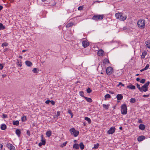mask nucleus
Instances as JSON below:
<instances>
[{"label":"nucleus","mask_w":150,"mask_h":150,"mask_svg":"<svg viewBox=\"0 0 150 150\" xmlns=\"http://www.w3.org/2000/svg\"><path fill=\"white\" fill-rule=\"evenodd\" d=\"M69 132L72 135L75 137H77L79 133L78 131L76 130L74 128L70 129Z\"/></svg>","instance_id":"obj_4"},{"label":"nucleus","mask_w":150,"mask_h":150,"mask_svg":"<svg viewBox=\"0 0 150 150\" xmlns=\"http://www.w3.org/2000/svg\"><path fill=\"white\" fill-rule=\"evenodd\" d=\"M50 102L51 103L52 105H54L55 104V102L52 100H50Z\"/></svg>","instance_id":"obj_48"},{"label":"nucleus","mask_w":150,"mask_h":150,"mask_svg":"<svg viewBox=\"0 0 150 150\" xmlns=\"http://www.w3.org/2000/svg\"><path fill=\"white\" fill-rule=\"evenodd\" d=\"M145 137L143 136H139L137 138V140L139 141H142L143 139H144Z\"/></svg>","instance_id":"obj_14"},{"label":"nucleus","mask_w":150,"mask_h":150,"mask_svg":"<svg viewBox=\"0 0 150 150\" xmlns=\"http://www.w3.org/2000/svg\"><path fill=\"white\" fill-rule=\"evenodd\" d=\"M127 88L131 89H135L136 87L135 86L132 85H130L127 86Z\"/></svg>","instance_id":"obj_13"},{"label":"nucleus","mask_w":150,"mask_h":150,"mask_svg":"<svg viewBox=\"0 0 150 150\" xmlns=\"http://www.w3.org/2000/svg\"><path fill=\"white\" fill-rule=\"evenodd\" d=\"M103 64H107L109 63V61L108 59H105L103 60Z\"/></svg>","instance_id":"obj_24"},{"label":"nucleus","mask_w":150,"mask_h":150,"mask_svg":"<svg viewBox=\"0 0 150 150\" xmlns=\"http://www.w3.org/2000/svg\"><path fill=\"white\" fill-rule=\"evenodd\" d=\"M137 25L140 29H144L145 28V20L140 19L137 22Z\"/></svg>","instance_id":"obj_2"},{"label":"nucleus","mask_w":150,"mask_h":150,"mask_svg":"<svg viewBox=\"0 0 150 150\" xmlns=\"http://www.w3.org/2000/svg\"><path fill=\"white\" fill-rule=\"evenodd\" d=\"M121 85H122V86H125V85H124V84H122V83Z\"/></svg>","instance_id":"obj_64"},{"label":"nucleus","mask_w":150,"mask_h":150,"mask_svg":"<svg viewBox=\"0 0 150 150\" xmlns=\"http://www.w3.org/2000/svg\"><path fill=\"white\" fill-rule=\"evenodd\" d=\"M67 144V142H65L63 144L61 145L60 146L62 147H63L64 146H65Z\"/></svg>","instance_id":"obj_37"},{"label":"nucleus","mask_w":150,"mask_h":150,"mask_svg":"<svg viewBox=\"0 0 150 150\" xmlns=\"http://www.w3.org/2000/svg\"><path fill=\"white\" fill-rule=\"evenodd\" d=\"M79 146L81 150H82L84 148V145L83 143L81 142L80 144L79 147Z\"/></svg>","instance_id":"obj_25"},{"label":"nucleus","mask_w":150,"mask_h":150,"mask_svg":"<svg viewBox=\"0 0 150 150\" xmlns=\"http://www.w3.org/2000/svg\"><path fill=\"white\" fill-rule=\"evenodd\" d=\"M104 54V52L102 50H99L98 52V54L100 56H102Z\"/></svg>","instance_id":"obj_11"},{"label":"nucleus","mask_w":150,"mask_h":150,"mask_svg":"<svg viewBox=\"0 0 150 150\" xmlns=\"http://www.w3.org/2000/svg\"><path fill=\"white\" fill-rule=\"evenodd\" d=\"M109 105H110L109 104H108L107 105H105V104H103V108H105L106 109H108L109 108Z\"/></svg>","instance_id":"obj_29"},{"label":"nucleus","mask_w":150,"mask_h":150,"mask_svg":"<svg viewBox=\"0 0 150 150\" xmlns=\"http://www.w3.org/2000/svg\"><path fill=\"white\" fill-rule=\"evenodd\" d=\"M149 64H147L146 66L144 68V69H145V70H146L147 69H148L149 67Z\"/></svg>","instance_id":"obj_43"},{"label":"nucleus","mask_w":150,"mask_h":150,"mask_svg":"<svg viewBox=\"0 0 150 150\" xmlns=\"http://www.w3.org/2000/svg\"><path fill=\"white\" fill-rule=\"evenodd\" d=\"M115 127H111L110 129L108 131L107 133L108 134H111L113 133L115 131Z\"/></svg>","instance_id":"obj_8"},{"label":"nucleus","mask_w":150,"mask_h":150,"mask_svg":"<svg viewBox=\"0 0 150 150\" xmlns=\"http://www.w3.org/2000/svg\"><path fill=\"white\" fill-rule=\"evenodd\" d=\"M60 115V112L59 111H57V117H58V116H59Z\"/></svg>","instance_id":"obj_52"},{"label":"nucleus","mask_w":150,"mask_h":150,"mask_svg":"<svg viewBox=\"0 0 150 150\" xmlns=\"http://www.w3.org/2000/svg\"><path fill=\"white\" fill-rule=\"evenodd\" d=\"M3 8V7L1 6V5H0V11Z\"/></svg>","instance_id":"obj_58"},{"label":"nucleus","mask_w":150,"mask_h":150,"mask_svg":"<svg viewBox=\"0 0 150 150\" xmlns=\"http://www.w3.org/2000/svg\"><path fill=\"white\" fill-rule=\"evenodd\" d=\"M145 69H144H144H142L141 70H140V71H141V72H142V71H145Z\"/></svg>","instance_id":"obj_60"},{"label":"nucleus","mask_w":150,"mask_h":150,"mask_svg":"<svg viewBox=\"0 0 150 150\" xmlns=\"http://www.w3.org/2000/svg\"><path fill=\"white\" fill-rule=\"evenodd\" d=\"M139 123H142V121L141 120H139Z\"/></svg>","instance_id":"obj_61"},{"label":"nucleus","mask_w":150,"mask_h":150,"mask_svg":"<svg viewBox=\"0 0 150 150\" xmlns=\"http://www.w3.org/2000/svg\"><path fill=\"white\" fill-rule=\"evenodd\" d=\"M147 53L146 52L144 51L142 53V54L141 56V58L144 59L145 58V56L146 55Z\"/></svg>","instance_id":"obj_21"},{"label":"nucleus","mask_w":150,"mask_h":150,"mask_svg":"<svg viewBox=\"0 0 150 150\" xmlns=\"http://www.w3.org/2000/svg\"><path fill=\"white\" fill-rule=\"evenodd\" d=\"M73 147L76 149H79V145L78 144H75L73 145Z\"/></svg>","instance_id":"obj_23"},{"label":"nucleus","mask_w":150,"mask_h":150,"mask_svg":"<svg viewBox=\"0 0 150 150\" xmlns=\"http://www.w3.org/2000/svg\"><path fill=\"white\" fill-rule=\"evenodd\" d=\"M3 116L4 117V118H6L7 117V116L6 115V114H3Z\"/></svg>","instance_id":"obj_53"},{"label":"nucleus","mask_w":150,"mask_h":150,"mask_svg":"<svg viewBox=\"0 0 150 150\" xmlns=\"http://www.w3.org/2000/svg\"><path fill=\"white\" fill-rule=\"evenodd\" d=\"M50 102V100H48L46 101L45 103L47 104H48Z\"/></svg>","instance_id":"obj_51"},{"label":"nucleus","mask_w":150,"mask_h":150,"mask_svg":"<svg viewBox=\"0 0 150 150\" xmlns=\"http://www.w3.org/2000/svg\"><path fill=\"white\" fill-rule=\"evenodd\" d=\"M99 145L98 143L97 144H94V147L93 148V149H96L98 148Z\"/></svg>","instance_id":"obj_30"},{"label":"nucleus","mask_w":150,"mask_h":150,"mask_svg":"<svg viewBox=\"0 0 150 150\" xmlns=\"http://www.w3.org/2000/svg\"><path fill=\"white\" fill-rule=\"evenodd\" d=\"M13 125L18 126L19 125V122L18 120H14L13 121Z\"/></svg>","instance_id":"obj_17"},{"label":"nucleus","mask_w":150,"mask_h":150,"mask_svg":"<svg viewBox=\"0 0 150 150\" xmlns=\"http://www.w3.org/2000/svg\"><path fill=\"white\" fill-rule=\"evenodd\" d=\"M21 119L22 121H25L26 120V117L25 116H23L21 117Z\"/></svg>","instance_id":"obj_33"},{"label":"nucleus","mask_w":150,"mask_h":150,"mask_svg":"<svg viewBox=\"0 0 150 150\" xmlns=\"http://www.w3.org/2000/svg\"><path fill=\"white\" fill-rule=\"evenodd\" d=\"M32 71L34 73H36L38 72V70L37 68H34L33 69Z\"/></svg>","instance_id":"obj_32"},{"label":"nucleus","mask_w":150,"mask_h":150,"mask_svg":"<svg viewBox=\"0 0 150 150\" xmlns=\"http://www.w3.org/2000/svg\"><path fill=\"white\" fill-rule=\"evenodd\" d=\"M113 72V69L111 67H108L106 68V72L107 75H110L112 74Z\"/></svg>","instance_id":"obj_7"},{"label":"nucleus","mask_w":150,"mask_h":150,"mask_svg":"<svg viewBox=\"0 0 150 150\" xmlns=\"http://www.w3.org/2000/svg\"><path fill=\"white\" fill-rule=\"evenodd\" d=\"M137 88H138L139 90L140 91L141 88V87H140V85L138 83L136 84Z\"/></svg>","instance_id":"obj_45"},{"label":"nucleus","mask_w":150,"mask_h":150,"mask_svg":"<svg viewBox=\"0 0 150 150\" xmlns=\"http://www.w3.org/2000/svg\"><path fill=\"white\" fill-rule=\"evenodd\" d=\"M121 111L122 114L126 115L127 112V107L125 104H123L121 107Z\"/></svg>","instance_id":"obj_5"},{"label":"nucleus","mask_w":150,"mask_h":150,"mask_svg":"<svg viewBox=\"0 0 150 150\" xmlns=\"http://www.w3.org/2000/svg\"><path fill=\"white\" fill-rule=\"evenodd\" d=\"M6 76V75H4V74L2 76V77H5Z\"/></svg>","instance_id":"obj_62"},{"label":"nucleus","mask_w":150,"mask_h":150,"mask_svg":"<svg viewBox=\"0 0 150 150\" xmlns=\"http://www.w3.org/2000/svg\"><path fill=\"white\" fill-rule=\"evenodd\" d=\"M123 96L120 94H118L116 96L117 99L118 100H121L123 98Z\"/></svg>","instance_id":"obj_15"},{"label":"nucleus","mask_w":150,"mask_h":150,"mask_svg":"<svg viewBox=\"0 0 150 150\" xmlns=\"http://www.w3.org/2000/svg\"><path fill=\"white\" fill-rule=\"evenodd\" d=\"M16 133L18 137H19L20 136V134H21V131L19 129H17L16 130Z\"/></svg>","instance_id":"obj_20"},{"label":"nucleus","mask_w":150,"mask_h":150,"mask_svg":"<svg viewBox=\"0 0 150 150\" xmlns=\"http://www.w3.org/2000/svg\"><path fill=\"white\" fill-rule=\"evenodd\" d=\"M150 43V41H147L145 42V44L146 47L149 49H150V45H149Z\"/></svg>","instance_id":"obj_22"},{"label":"nucleus","mask_w":150,"mask_h":150,"mask_svg":"<svg viewBox=\"0 0 150 150\" xmlns=\"http://www.w3.org/2000/svg\"><path fill=\"white\" fill-rule=\"evenodd\" d=\"M32 65V63L30 62L29 61L28 65L29 67L31 66Z\"/></svg>","instance_id":"obj_50"},{"label":"nucleus","mask_w":150,"mask_h":150,"mask_svg":"<svg viewBox=\"0 0 150 150\" xmlns=\"http://www.w3.org/2000/svg\"><path fill=\"white\" fill-rule=\"evenodd\" d=\"M103 2V1H94L93 3V5L94 3H95L96 2L100 3V2Z\"/></svg>","instance_id":"obj_46"},{"label":"nucleus","mask_w":150,"mask_h":150,"mask_svg":"<svg viewBox=\"0 0 150 150\" xmlns=\"http://www.w3.org/2000/svg\"><path fill=\"white\" fill-rule=\"evenodd\" d=\"M73 25V23H70L67 24L66 25L67 28H69L72 26Z\"/></svg>","instance_id":"obj_27"},{"label":"nucleus","mask_w":150,"mask_h":150,"mask_svg":"<svg viewBox=\"0 0 150 150\" xmlns=\"http://www.w3.org/2000/svg\"><path fill=\"white\" fill-rule=\"evenodd\" d=\"M136 101V99L134 98H132L130 100V102L131 103H134Z\"/></svg>","instance_id":"obj_31"},{"label":"nucleus","mask_w":150,"mask_h":150,"mask_svg":"<svg viewBox=\"0 0 150 150\" xmlns=\"http://www.w3.org/2000/svg\"><path fill=\"white\" fill-rule=\"evenodd\" d=\"M6 126L5 124H2L1 125V128L2 130H4L6 129Z\"/></svg>","instance_id":"obj_16"},{"label":"nucleus","mask_w":150,"mask_h":150,"mask_svg":"<svg viewBox=\"0 0 150 150\" xmlns=\"http://www.w3.org/2000/svg\"><path fill=\"white\" fill-rule=\"evenodd\" d=\"M103 17V15H96L93 16L92 19L96 21H98L102 20Z\"/></svg>","instance_id":"obj_6"},{"label":"nucleus","mask_w":150,"mask_h":150,"mask_svg":"<svg viewBox=\"0 0 150 150\" xmlns=\"http://www.w3.org/2000/svg\"><path fill=\"white\" fill-rule=\"evenodd\" d=\"M116 18L121 21H124L127 18V16L122 13H118L115 14Z\"/></svg>","instance_id":"obj_1"},{"label":"nucleus","mask_w":150,"mask_h":150,"mask_svg":"<svg viewBox=\"0 0 150 150\" xmlns=\"http://www.w3.org/2000/svg\"><path fill=\"white\" fill-rule=\"evenodd\" d=\"M83 9V6H80L78 8V10L79 11L82 10Z\"/></svg>","instance_id":"obj_44"},{"label":"nucleus","mask_w":150,"mask_h":150,"mask_svg":"<svg viewBox=\"0 0 150 150\" xmlns=\"http://www.w3.org/2000/svg\"><path fill=\"white\" fill-rule=\"evenodd\" d=\"M41 141L42 142L43 144V145H45V140L43 139L42 136V137Z\"/></svg>","instance_id":"obj_36"},{"label":"nucleus","mask_w":150,"mask_h":150,"mask_svg":"<svg viewBox=\"0 0 150 150\" xmlns=\"http://www.w3.org/2000/svg\"><path fill=\"white\" fill-rule=\"evenodd\" d=\"M3 145L1 144H0V150H1L3 147Z\"/></svg>","instance_id":"obj_54"},{"label":"nucleus","mask_w":150,"mask_h":150,"mask_svg":"<svg viewBox=\"0 0 150 150\" xmlns=\"http://www.w3.org/2000/svg\"><path fill=\"white\" fill-rule=\"evenodd\" d=\"M4 67V66L2 64H0V69L1 70L3 69Z\"/></svg>","instance_id":"obj_47"},{"label":"nucleus","mask_w":150,"mask_h":150,"mask_svg":"<svg viewBox=\"0 0 150 150\" xmlns=\"http://www.w3.org/2000/svg\"><path fill=\"white\" fill-rule=\"evenodd\" d=\"M79 94L81 96H82V97H83L84 98V97H85L84 96V93L83 92V91H81L80 92H79Z\"/></svg>","instance_id":"obj_41"},{"label":"nucleus","mask_w":150,"mask_h":150,"mask_svg":"<svg viewBox=\"0 0 150 150\" xmlns=\"http://www.w3.org/2000/svg\"><path fill=\"white\" fill-rule=\"evenodd\" d=\"M145 79H142L140 81V82L142 83H145Z\"/></svg>","instance_id":"obj_42"},{"label":"nucleus","mask_w":150,"mask_h":150,"mask_svg":"<svg viewBox=\"0 0 150 150\" xmlns=\"http://www.w3.org/2000/svg\"><path fill=\"white\" fill-rule=\"evenodd\" d=\"M68 113L71 116V118H72L73 116L72 113L71 112V110H69L68 111Z\"/></svg>","instance_id":"obj_35"},{"label":"nucleus","mask_w":150,"mask_h":150,"mask_svg":"<svg viewBox=\"0 0 150 150\" xmlns=\"http://www.w3.org/2000/svg\"><path fill=\"white\" fill-rule=\"evenodd\" d=\"M25 63L26 65L28 66V61H25Z\"/></svg>","instance_id":"obj_56"},{"label":"nucleus","mask_w":150,"mask_h":150,"mask_svg":"<svg viewBox=\"0 0 150 150\" xmlns=\"http://www.w3.org/2000/svg\"><path fill=\"white\" fill-rule=\"evenodd\" d=\"M84 98L89 103H91L92 102V99L90 98H88L87 97H84Z\"/></svg>","instance_id":"obj_18"},{"label":"nucleus","mask_w":150,"mask_h":150,"mask_svg":"<svg viewBox=\"0 0 150 150\" xmlns=\"http://www.w3.org/2000/svg\"><path fill=\"white\" fill-rule=\"evenodd\" d=\"M139 129L142 130H144L145 128V126L144 125L141 124L139 126Z\"/></svg>","instance_id":"obj_12"},{"label":"nucleus","mask_w":150,"mask_h":150,"mask_svg":"<svg viewBox=\"0 0 150 150\" xmlns=\"http://www.w3.org/2000/svg\"><path fill=\"white\" fill-rule=\"evenodd\" d=\"M7 146L9 149L10 150H15V147L11 144H8L7 145Z\"/></svg>","instance_id":"obj_10"},{"label":"nucleus","mask_w":150,"mask_h":150,"mask_svg":"<svg viewBox=\"0 0 150 150\" xmlns=\"http://www.w3.org/2000/svg\"><path fill=\"white\" fill-rule=\"evenodd\" d=\"M8 44L7 42H4L1 45V46L2 47H4V46H8Z\"/></svg>","instance_id":"obj_34"},{"label":"nucleus","mask_w":150,"mask_h":150,"mask_svg":"<svg viewBox=\"0 0 150 150\" xmlns=\"http://www.w3.org/2000/svg\"><path fill=\"white\" fill-rule=\"evenodd\" d=\"M105 98H110L111 97V96L110 94H107L105 96Z\"/></svg>","instance_id":"obj_39"},{"label":"nucleus","mask_w":150,"mask_h":150,"mask_svg":"<svg viewBox=\"0 0 150 150\" xmlns=\"http://www.w3.org/2000/svg\"><path fill=\"white\" fill-rule=\"evenodd\" d=\"M119 129H120V130H122V127H120V128H119Z\"/></svg>","instance_id":"obj_63"},{"label":"nucleus","mask_w":150,"mask_h":150,"mask_svg":"<svg viewBox=\"0 0 150 150\" xmlns=\"http://www.w3.org/2000/svg\"><path fill=\"white\" fill-rule=\"evenodd\" d=\"M42 145H43V144L41 142L39 144V146H41Z\"/></svg>","instance_id":"obj_55"},{"label":"nucleus","mask_w":150,"mask_h":150,"mask_svg":"<svg viewBox=\"0 0 150 150\" xmlns=\"http://www.w3.org/2000/svg\"><path fill=\"white\" fill-rule=\"evenodd\" d=\"M149 96V95H144L143 96L144 98H147Z\"/></svg>","instance_id":"obj_49"},{"label":"nucleus","mask_w":150,"mask_h":150,"mask_svg":"<svg viewBox=\"0 0 150 150\" xmlns=\"http://www.w3.org/2000/svg\"><path fill=\"white\" fill-rule=\"evenodd\" d=\"M82 45L84 48H86L89 45V43L86 41L83 40L82 41Z\"/></svg>","instance_id":"obj_9"},{"label":"nucleus","mask_w":150,"mask_h":150,"mask_svg":"<svg viewBox=\"0 0 150 150\" xmlns=\"http://www.w3.org/2000/svg\"><path fill=\"white\" fill-rule=\"evenodd\" d=\"M84 119L85 120H86V121H87L90 124L91 123V121L90 119L89 118L87 117H85Z\"/></svg>","instance_id":"obj_26"},{"label":"nucleus","mask_w":150,"mask_h":150,"mask_svg":"<svg viewBox=\"0 0 150 150\" xmlns=\"http://www.w3.org/2000/svg\"><path fill=\"white\" fill-rule=\"evenodd\" d=\"M86 91L88 93H91L92 92V90L90 88H88L86 90Z\"/></svg>","instance_id":"obj_40"},{"label":"nucleus","mask_w":150,"mask_h":150,"mask_svg":"<svg viewBox=\"0 0 150 150\" xmlns=\"http://www.w3.org/2000/svg\"><path fill=\"white\" fill-rule=\"evenodd\" d=\"M5 28V27L3 25L2 23H0V30H3Z\"/></svg>","instance_id":"obj_28"},{"label":"nucleus","mask_w":150,"mask_h":150,"mask_svg":"<svg viewBox=\"0 0 150 150\" xmlns=\"http://www.w3.org/2000/svg\"><path fill=\"white\" fill-rule=\"evenodd\" d=\"M122 84V83L121 82H119V84L117 86H119L120 85H121Z\"/></svg>","instance_id":"obj_59"},{"label":"nucleus","mask_w":150,"mask_h":150,"mask_svg":"<svg viewBox=\"0 0 150 150\" xmlns=\"http://www.w3.org/2000/svg\"><path fill=\"white\" fill-rule=\"evenodd\" d=\"M150 82L148 81L144 85H143L140 91L141 92H146L148 90V86L149 85Z\"/></svg>","instance_id":"obj_3"},{"label":"nucleus","mask_w":150,"mask_h":150,"mask_svg":"<svg viewBox=\"0 0 150 150\" xmlns=\"http://www.w3.org/2000/svg\"><path fill=\"white\" fill-rule=\"evenodd\" d=\"M51 134L52 132L50 130L47 131L46 133V135L48 137H50L51 136Z\"/></svg>","instance_id":"obj_19"},{"label":"nucleus","mask_w":150,"mask_h":150,"mask_svg":"<svg viewBox=\"0 0 150 150\" xmlns=\"http://www.w3.org/2000/svg\"><path fill=\"white\" fill-rule=\"evenodd\" d=\"M140 79L139 78H137L136 79V80L138 81H140Z\"/></svg>","instance_id":"obj_57"},{"label":"nucleus","mask_w":150,"mask_h":150,"mask_svg":"<svg viewBox=\"0 0 150 150\" xmlns=\"http://www.w3.org/2000/svg\"><path fill=\"white\" fill-rule=\"evenodd\" d=\"M17 65L19 67H21L22 65L21 64V63L19 61H18L16 63Z\"/></svg>","instance_id":"obj_38"}]
</instances>
